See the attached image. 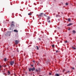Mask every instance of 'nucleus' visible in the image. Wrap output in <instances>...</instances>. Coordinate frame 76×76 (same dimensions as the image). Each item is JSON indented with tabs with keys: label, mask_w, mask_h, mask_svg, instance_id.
Masks as SVG:
<instances>
[{
	"label": "nucleus",
	"mask_w": 76,
	"mask_h": 76,
	"mask_svg": "<svg viewBox=\"0 0 76 76\" xmlns=\"http://www.w3.org/2000/svg\"><path fill=\"white\" fill-rule=\"evenodd\" d=\"M37 65H38V63L37 64Z\"/></svg>",
	"instance_id": "38"
},
{
	"label": "nucleus",
	"mask_w": 76,
	"mask_h": 76,
	"mask_svg": "<svg viewBox=\"0 0 76 76\" xmlns=\"http://www.w3.org/2000/svg\"><path fill=\"white\" fill-rule=\"evenodd\" d=\"M52 46L53 47H55V46H54V45H52Z\"/></svg>",
	"instance_id": "25"
},
{
	"label": "nucleus",
	"mask_w": 76,
	"mask_h": 76,
	"mask_svg": "<svg viewBox=\"0 0 76 76\" xmlns=\"http://www.w3.org/2000/svg\"><path fill=\"white\" fill-rule=\"evenodd\" d=\"M28 15H32V13H29L28 14Z\"/></svg>",
	"instance_id": "17"
},
{
	"label": "nucleus",
	"mask_w": 76,
	"mask_h": 76,
	"mask_svg": "<svg viewBox=\"0 0 76 76\" xmlns=\"http://www.w3.org/2000/svg\"><path fill=\"white\" fill-rule=\"evenodd\" d=\"M68 30L69 31H70V28H69V29H68Z\"/></svg>",
	"instance_id": "35"
},
{
	"label": "nucleus",
	"mask_w": 76,
	"mask_h": 76,
	"mask_svg": "<svg viewBox=\"0 0 76 76\" xmlns=\"http://www.w3.org/2000/svg\"><path fill=\"white\" fill-rule=\"evenodd\" d=\"M67 73H70V71H68L67 72Z\"/></svg>",
	"instance_id": "29"
},
{
	"label": "nucleus",
	"mask_w": 76,
	"mask_h": 76,
	"mask_svg": "<svg viewBox=\"0 0 76 76\" xmlns=\"http://www.w3.org/2000/svg\"><path fill=\"white\" fill-rule=\"evenodd\" d=\"M10 72L9 71H8V75H10Z\"/></svg>",
	"instance_id": "11"
},
{
	"label": "nucleus",
	"mask_w": 76,
	"mask_h": 76,
	"mask_svg": "<svg viewBox=\"0 0 76 76\" xmlns=\"http://www.w3.org/2000/svg\"><path fill=\"white\" fill-rule=\"evenodd\" d=\"M11 34V32H10V31L8 32L5 34V35H6V36H7V35H8V36H10Z\"/></svg>",
	"instance_id": "3"
},
{
	"label": "nucleus",
	"mask_w": 76,
	"mask_h": 76,
	"mask_svg": "<svg viewBox=\"0 0 76 76\" xmlns=\"http://www.w3.org/2000/svg\"><path fill=\"white\" fill-rule=\"evenodd\" d=\"M58 50H57L56 51V53H58Z\"/></svg>",
	"instance_id": "31"
},
{
	"label": "nucleus",
	"mask_w": 76,
	"mask_h": 76,
	"mask_svg": "<svg viewBox=\"0 0 76 76\" xmlns=\"http://www.w3.org/2000/svg\"><path fill=\"white\" fill-rule=\"evenodd\" d=\"M58 17H60V15H56V18H58Z\"/></svg>",
	"instance_id": "15"
},
{
	"label": "nucleus",
	"mask_w": 76,
	"mask_h": 76,
	"mask_svg": "<svg viewBox=\"0 0 76 76\" xmlns=\"http://www.w3.org/2000/svg\"><path fill=\"white\" fill-rule=\"evenodd\" d=\"M72 69H73V70H74L75 69V68H74V67H72Z\"/></svg>",
	"instance_id": "24"
},
{
	"label": "nucleus",
	"mask_w": 76,
	"mask_h": 76,
	"mask_svg": "<svg viewBox=\"0 0 76 76\" xmlns=\"http://www.w3.org/2000/svg\"><path fill=\"white\" fill-rule=\"evenodd\" d=\"M31 67H34V66L33 65H31Z\"/></svg>",
	"instance_id": "32"
},
{
	"label": "nucleus",
	"mask_w": 76,
	"mask_h": 76,
	"mask_svg": "<svg viewBox=\"0 0 76 76\" xmlns=\"http://www.w3.org/2000/svg\"><path fill=\"white\" fill-rule=\"evenodd\" d=\"M49 75H51V73H50V72H49Z\"/></svg>",
	"instance_id": "33"
},
{
	"label": "nucleus",
	"mask_w": 76,
	"mask_h": 76,
	"mask_svg": "<svg viewBox=\"0 0 76 76\" xmlns=\"http://www.w3.org/2000/svg\"><path fill=\"white\" fill-rule=\"evenodd\" d=\"M48 22L49 23H50V22H51V21L49 20L48 21Z\"/></svg>",
	"instance_id": "30"
},
{
	"label": "nucleus",
	"mask_w": 76,
	"mask_h": 76,
	"mask_svg": "<svg viewBox=\"0 0 76 76\" xmlns=\"http://www.w3.org/2000/svg\"><path fill=\"white\" fill-rule=\"evenodd\" d=\"M14 31L15 32H18V31L17 30H14Z\"/></svg>",
	"instance_id": "9"
},
{
	"label": "nucleus",
	"mask_w": 76,
	"mask_h": 76,
	"mask_svg": "<svg viewBox=\"0 0 76 76\" xmlns=\"http://www.w3.org/2000/svg\"><path fill=\"white\" fill-rule=\"evenodd\" d=\"M15 43L16 44H18V43H19V41L18 40H15Z\"/></svg>",
	"instance_id": "6"
},
{
	"label": "nucleus",
	"mask_w": 76,
	"mask_h": 76,
	"mask_svg": "<svg viewBox=\"0 0 76 76\" xmlns=\"http://www.w3.org/2000/svg\"><path fill=\"white\" fill-rule=\"evenodd\" d=\"M10 30H11V31H10L11 32H12V31H13V29H12V28H10Z\"/></svg>",
	"instance_id": "8"
},
{
	"label": "nucleus",
	"mask_w": 76,
	"mask_h": 76,
	"mask_svg": "<svg viewBox=\"0 0 76 76\" xmlns=\"http://www.w3.org/2000/svg\"><path fill=\"white\" fill-rule=\"evenodd\" d=\"M10 26L11 27H13V26H15V23H14V22L12 21L11 22L10 24Z\"/></svg>",
	"instance_id": "2"
},
{
	"label": "nucleus",
	"mask_w": 76,
	"mask_h": 76,
	"mask_svg": "<svg viewBox=\"0 0 76 76\" xmlns=\"http://www.w3.org/2000/svg\"><path fill=\"white\" fill-rule=\"evenodd\" d=\"M37 48V50H39V48H38V47L36 46Z\"/></svg>",
	"instance_id": "21"
},
{
	"label": "nucleus",
	"mask_w": 76,
	"mask_h": 76,
	"mask_svg": "<svg viewBox=\"0 0 76 76\" xmlns=\"http://www.w3.org/2000/svg\"><path fill=\"white\" fill-rule=\"evenodd\" d=\"M44 16H46V17H48V16H47V15H45V14H44Z\"/></svg>",
	"instance_id": "18"
},
{
	"label": "nucleus",
	"mask_w": 76,
	"mask_h": 76,
	"mask_svg": "<svg viewBox=\"0 0 76 76\" xmlns=\"http://www.w3.org/2000/svg\"><path fill=\"white\" fill-rule=\"evenodd\" d=\"M11 4V5H12V4Z\"/></svg>",
	"instance_id": "39"
},
{
	"label": "nucleus",
	"mask_w": 76,
	"mask_h": 76,
	"mask_svg": "<svg viewBox=\"0 0 76 76\" xmlns=\"http://www.w3.org/2000/svg\"><path fill=\"white\" fill-rule=\"evenodd\" d=\"M65 43H67V40L65 41Z\"/></svg>",
	"instance_id": "28"
},
{
	"label": "nucleus",
	"mask_w": 76,
	"mask_h": 76,
	"mask_svg": "<svg viewBox=\"0 0 76 76\" xmlns=\"http://www.w3.org/2000/svg\"><path fill=\"white\" fill-rule=\"evenodd\" d=\"M65 71H66V70H65V69H64L63 71V72H65Z\"/></svg>",
	"instance_id": "23"
},
{
	"label": "nucleus",
	"mask_w": 76,
	"mask_h": 76,
	"mask_svg": "<svg viewBox=\"0 0 76 76\" xmlns=\"http://www.w3.org/2000/svg\"><path fill=\"white\" fill-rule=\"evenodd\" d=\"M10 64L11 66H13V64H15V62L14 61H11Z\"/></svg>",
	"instance_id": "4"
},
{
	"label": "nucleus",
	"mask_w": 76,
	"mask_h": 76,
	"mask_svg": "<svg viewBox=\"0 0 76 76\" xmlns=\"http://www.w3.org/2000/svg\"><path fill=\"white\" fill-rule=\"evenodd\" d=\"M73 25V23H70L69 24H68L67 26H70V25Z\"/></svg>",
	"instance_id": "7"
},
{
	"label": "nucleus",
	"mask_w": 76,
	"mask_h": 76,
	"mask_svg": "<svg viewBox=\"0 0 76 76\" xmlns=\"http://www.w3.org/2000/svg\"><path fill=\"white\" fill-rule=\"evenodd\" d=\"M28 70H29V72H31V70L32 71H34V70H35V68L34 67H33L32 68H28Z\"/></svg>",
	"instance_id": "1"
},
{
	"label": "nucleus",
	"mask_w": 76,
	"mask_h": 76,
	"mask_svg": "<svg viewBox=\"0 0 76 76\" xmlns=\"http://www.w3.org/2000/svg\"><path fill=\"white\" fill-rule=\"evenodd\" d=\"M3 75H5V76H7V74L6 73H4Z\"/></svg>",
	"instance_id": "20"
},
{
	"label": "nucleus",
	"mask_w": 76,
	"mask_h": 76,
	"mask_svg": "<svg viewBox=\"0 0 76 76\" xmlns=\"http://www.w3.org/2000/svg\"><path fill=\"white\" fill-rule=\"evenodd\" d=\"M72 48L73 49H74V50H76V48H75V47H72Z\"/></svg>",
	"instance_id": "19"
},
{
	"label": "nucleus",
	"mask_w": 76,
	"mask_h": 76,
	"mask_svg": "<svg viewBox=\"0 0 76 76\" xmlns=\"http://www.w3.org/2000/svg\"><path fill=\"white\" fill-rule=\"evenodd\" d=\"M68 21H69V22H70V18H68Z\"/></svg>",
	"instance_id": "16"
},
{
	"label": "nucleus",
	"mask_w": 76,
	"mask_h": 76,
	"mask_svg": "<svg viewBox=\"0 0 76 76\" xmlns=\"http://www.w3.org/2000/svg\"><path fill=\"white\" fill-rule=\"evenodd\" d=\"M36 71L37 72H38V70L37 69H36Z\"/></svg>",
	"instance_id": "26"
},
{
	"label": "nucleus",
	"mask_w": 76,
	"mask_h": 76,
	"mask_svg": "<svg viewBox=\"0 0 76 76\" xmlns=\"http://www.w3.org/2000/svg\"><path fill=\"white\" fill-rule=\"evenodd\" d=\"M4 61H7V58H4Z\"/></svg>",
	"instance_id": "10"
},
{
	"label": "nucleus",
	"mask_w": 76,
	"mask_h": 76,
	"mask_svg": "<svg viewBox=\"0 0 76 76\" xmlns=\"http://www.w3.org/2000/svg\"><path fill=\"white\" fill-rule=\"evenodd\" d=\"M7 21H8V22H9V20H7Z\"/></svg>",
	"instance_id": "37"
},
{
	"label": "nucleus",
	"mask_w": 76,
	"mask_h": 76,
	"mask_svg": "<svg viewBox=\"0 0 76 76\" xmlns=\"http://www.w3.org/2000/svg\"><path fill=\"white\" fill-rule=\"evenodd\" d=\"M43 13H40V14L39 15H38L39 17H43Z\"/></svg>",
	"instance_id": "5"
},
{
	"label": "nucleus",
	"mask_w": 76,
	"mask_h": 76,
	"mask_svg": "<svg viewBox=\"0 0 76 76\" xmlns=\"http://www.w3.org/2000/svg\"><path fill=\"white\" fill-rule=\"evenodd\" d=\"M50 17H48V18H47V20H50Z\"/></svg>",
	"instance_id": "13"
},
{
	"label": "nucleus",
	"mask_w": 76,
	"mask_h": 76,
	"mask_svg": "<svg viewBox=\"0 0 76 76\" xmlns=\"http://www.w3.org/2000/svg\"><path fill=\"white\" fill-rule=\"evenodd\" d=\"M39 40H41V39H39Z\"/></svg>",
	"instance_id": "36"
},
{
	"label": "nucleus",
	"mask_w": 76,
	"mask_h": 76,
	"mask_svg": "<svg viewBox=\"0 0 76 76\" xmlns=\"http://www.w3.org/2000/svg\"><path fill=\"white\" fill-rule=\"evenodd\" d=\"M1 67H2V66H1L0 65V69L1 68ZM1 70L0 69V71Z\"/></svg>",
	"instance_id": "27"
},
{
	"label": "nucleus",
	"mask_w": 76,
	"mask_h": 76,
	"mask_svg": "<svg viewBox=\"0 0 76 76\" xmlns=\"http://www.w3.org/2000/svg\"><path fill=\"white\" fill-rule=\"evenodd\" d=\"M72 32L74 34H75V33H76V31H75L73 30V31H72Z\"/></svg>",
	"instance_id": "14"
},
{
	"label": "nucleus",
	"mask_w": 76,
	"mask_h": 76,
	"mask_svg": "<svg viewBox=\"0 0 76 76\" xmlns=\"http://www.w3.org/2000/svg\"><path fill=\"white\" fill-rule=\"evenodd\" d=\"M68 3H66V6L68 5Z\"/></svg>",
	"instance_id": "22"
},
{
	"label": "nucleus",
	"mask_w": 76,
	"mask_h": 76,
	"mask_svg": "<svg viewBox=\"0 0 76 76\" xmlns=\"http://www.w3.org/2000/svg\"><path fill=\"white\" fill-rule=\"evenodd\" d=\"M55 76H59V74H56L55 75Z\"/></svg>",
	"instance_id": "12"
},
{
	"label": "nucleus",
	"mask_w": 76,
	"mask_h": 76,
	"mask_svg": "<svg viewBox=\"0 0 76 76\" xmlns=\"http://www.w3.org/2000/svg\"><path fill=\"white\" fill-rule=\"evenodd\" d=\"M7 67V66L5 65V66H4V67Z\"/></svg>",
	"instance_id": "34"
}]
</instances>
